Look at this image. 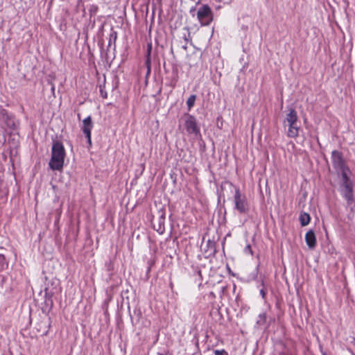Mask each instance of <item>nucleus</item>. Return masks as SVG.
<instances>
[{"mask_svg":"<svg viewBox=\"0 0 355 355\" xmlns=\"http://www.w3.org/2000/svg\"><path fill=\"white\" fill-rule=\"evenodd\" d=\"M310 216L307 213H302L300 216V221L302 226L307 225L310 222Z\"/></svg>","mask_w":355,"mask_h":355,"instance_id":"4468645a","label":"nucleus"},{"mask_svg":"<svg viewBox=\"0 0 355 355\" xmlns=\"http://www.w3.org/2000/svg\"><path fill=\"white\" fill-rule=\"evenodd\" d=\"M260 320L257 321V323L259 324H262L265 322V315L264 314H260L259 315Z\"/></svg>","mask_w":355,"mask_h":355,"instance_id":"412c9836","label":"nucleus"},{"mask_svg":"<svg viewBox=\"0 0 355 355\" xmlns=\"http://www.w3.org/2000/svg\"><path fill=\"white\" fill-rule=\"evenodd\" d=\"M38 331H40L42 334H46L49 331V324L48 321L46 320H44L41 321V324L40 325V328Z\"/></svg>","mask_w":355,"mask_h":355,"instance_id":"dca6fc26","label":"nucleus"},{"mask_svg":"<svg viewBox=\"0 0 355 355\" xmlns=\"http://www.w3.org/2000/svg\"><path fill=\"white\" fill-rule=\"evenodd\" d=\"M0 259H1V260H4V259H5V257H4V256H3V254H0Z\"/></svg>","mask_w":355,"mask_h":355,"instance_id":"a878e982","label":"nucleus"},{"mask_svg":"<svg viewBox=\"0 0 355 355\" xmlns=\"http://www.w3.org/2000/svg\"><path fill=\"white\" fill-rule=\"evenodd\" d=\"M185 128L189 134H194L196 135L200 134V130L197 125L196 120L192 115H187L185 119Z\"/></svg>","mask_w":355,"mask_h":355,"instance_id":"20e7f679","label":"nucleus"},{"mask_svg":"<svg viewBox=\"0 0 355 355\" xmlns=\"http://www.w3.org/2000/svg\"><path fill=\"white\" fill-rule=\"evenodd\" d=\"M234 208L241 214H246L249 211V205L245 195H242L239 188L235 190L234 196Z\"/></svg>","mask_w":355,"mask_h":355,"instance_id":"f03ea898","label":"nucleus"},{"mask_svg":"<svg viewBox=\"0 0 355 355\" xmlns=\"http://www.w3.org/2000/svg\"><path fill=\"white\" fill-rule=\"evenodd\" d=\"M260 293H261V295L262 297H265V295H266V292H265V291H264L263 289H261V290L260 291Z\"/></svg>","mask_w":355,"mask_h":355,"instance_id":"b1692460","label":"nucleus"},{"mask_svg":"<svg viewBox=\"0 0 355 355\" xmlns=\"http://www.w3.org/2000/svg\"><path fill=\"white\" fill-rule=\"evenodd\" d=\"M214 354L215 355H228L227 352L224 350V349H222V350H215L214 351Z\"/></svg>","mask_w":355,"mask_h":355,"instance_id":"aec40b11","label":"nucleus"},{"mask_svg":"<svg viewBox=\"0 0 355 355\" xmlns=\"http://www.w3.org/2000/svg\"><path fill=\"white\" fill-rule=\"evenodd\" d=\"M100 92H101V96L103 98H107V92H104L103 89L102 88V86H100Z\"/></svg>","mask_w":355,"mask_h":355,"instance_id":"5701e85b","label":"nucleus"},{"mask_svg":"<svg viewBox=\"0 0 355 355\" xmlns=\"http://www.w3.org/2000/svg\"><path fill=\"white\" fill-rule=\"evenodd\" d=\"M345 169H343V170H338V171H340L342 173V177H343V182H347V181H350L347 177V173H345Z\"/></svg>","mask_w":355,"mask_h":355,"instance_id":"a211bd4d","label":"nucleus"},{"mask_svg":"<svg viewBox=\"0 0 355 355\" xmlns=\"http://www.w3.org/2000/svg\"><path fill=\"white\" fill-rule=\"evenodd\" d=\"M343 193L347 201V205H350L353 201V187L350 181L344 182L343 183Z\"/></svg>","mask_w":355,"mask_h":355,"instance_id":"0eeeda50","label":"nucleus"},{"mask_svg":"<svg viewBox=\"0 0 355 355\" xmlns=\"http://www.w3.org/2000/svg\"><path fill=\"white\" fill-rule=\"evenodd\" d=\"M196 98V96L193 94V95H191L189 97V98L187 99V106H188V108L189 110L194 105Z\"/></svg>","mask_w":355,"mask_h":355,"instance_id":"f3484780","label":"nucleus"},{"mask_svg":"<svg viewBox=\"0 0 355 355\" xmlns=\"http://www.w3.org/2000/svg\"><path fill=\"white\" fill-rule=\"evenodd\" d=\"M305 241L309 248L313 249L316 245V238L313 230H309L305 235Z\"/></svg>","mask_w":355,"mask_h":355,"instance_id":"9d476101","label":"nucleus"},{"mask_svg":"<svg viewBox=\"0 0 355 355\" xmlns=\"http://www.w3.org/2000/svg\"><path fill=\"white\" fill-rule=\"evenodd\" d=\"M56 290V287L50 288L48 285L44 288V296L46 298V303L47 304L49 301H51V297L55 293V291Z\"/></svg>","mask_w":355,"mask_h":355,"instance_id":"ddd939ff","label":"nucleus"},{"mask_svg":"<svg viewBox=\"0 0 355 355\" xmlns=\"http://www.w3.org/2000/svg\"><path fill=\"white\" fill-rule=\"evenodd\" d=\"M183 40H184V44L181 46V48L183 49L184 50L187 51V44H188V39H187L186 35H184L183 37Z\"/></svg>","mask_w":355,"mask_h":355,"instance_id":"6ab92c4d","label":"nucleus"},{"mask_svg":"<svg viewBox=\"0 0 355 355\" xmlns=\"http://www.w3.org/2000/svg\"><path fill=\"white\" fill-rule=\"evenodd\" d=\"M0 117L8 128L13 130L15 129L16 124L14 116L10 114L6 110L3 108L0 110Z\"/></svg>","mask_w":355,"mask_h":355,"instance_id":"423d86ee","label":"nucleus"},{"mask_svg":"<svg viewBox=\"0 0 355 355\" xmlns=\"http://www.w3.org/2000/svg\"><path fill=\"white\" fill-rule=\"evenodd\" d=\"M112 38H113L114 41L116 40V32H114L113 33L110 34V42H109V46H110V43H111V40Z\"/></svg>","mask_w":355,"mask_h":355,"instance_id":"4be33fe9","label":"nucleus"},{"mask_svg":"<svg viewBox=\"0 0 355 355\" xmlns=\"http://www.w3.org/2000/svg\"><path fill=\"white\" fill-rule=\"evenodd\" d=\"M150 52H151V44H148V52L146 55V65L147 68V75L150 73Z\"/></svg>","mask_w":355,"mask_h":355,"instance_id":"2eb2a0df","label":"nucleus"},{"mask_svg":"<svg viewBox=\"0 0 355 355\" xmlns=\"http://www.w3.org/2000/svg\"><path fill=\"white\" fill-rule=\"evenodd\" d=\"M197 17L202 25H208L212 20L211 10L209 6L204 5L198 10Z\"/></svg>","mask_w":355,"mask_h":355,"instance_id":"7ed1b4c3","label":"nucleus"},{"mask_svg":"<svg viewBox=\"0 0 355 355\" xmlns=\"http://www.w3.org/2000/svg\"><path fill=\"white\" fill-rule=\"evenodd\" d=\"M297 112L294 109L291 108L284 122H287L288 124L297 123Z\"/></svg>","mask_w":355,"mask_h":355,"instance_id":"9b49d317","label":"nucleus"},{"mask_svg":"<svg viewBox=\"0 0 355 355\" xmlns=\"http://www.w3.org/2000/svg\"><path fill=\"white\" fill-rule=\"evenodd\" d=\"M65 150L62 143L53 142L51 150V158L49 162V166L52 170L60 171L63 168Z\"/></svg>","mask_w":355,"mask_h":355,"instance_id":"f257e3e1","label":"nucleus"},{"mask_svg":"<svg viewBox=\"0 0 355 355\" xmlns=\"http://www.w3.org/2000/svg\"><path fill=\"white\" fill-rule=\"evenodd\" d=\"M170 287H171V290H173V284L172 282L170 283Z\"/></svg>","mask_w":355,"mask_h":355,"instance_id":"bb28decb","label":"nucleus"},{"mask_svg":"<svg viewBox=\"0 0 355 355\" xmlns=\"http://www.w3.org/2000/svg\"><path fill=\"white\" fill-rule=\"evenodd\" d=\"M246 249H247V250H250V252L252 253V251H251V247H250V245H248V246L246 247Z\"/></svg>","mask_w":355,"mask_h":355,"instance_id":"393cba45","label":"nucleus"},{"mask_svg":"<svg viewBox=\"0 0 355 355\" xmlns=\"http://www.w3.org/2000/svg\"><path fill=\"white\" fill-rule=\"evenodd\" d=\"M331 158L334 167L337 171L345 168V161L341 153L338 150H334L331 153Z\"/></svg>","mask_w":355,"mask_h":355,"instance_id":"39448f33","label":"nucleus"},{"mask_svg":"<svg viewBox=\"0 0 355 355\" xmlns=\"http://www.w3.org/2000/svg\"><path fill=\"white\" fill-rule=\"evenodd\" d=\"M299 134V128L297 123L288 124V136L289 137H296Z\"/></svg>","mask_w":355,"mask_h":355,"instance_id":"f8f14e48","label":"nucleus"},{"mask_svg":"<svg viewBox=\"0 0 355 355\" xmlns=\"http://www.w3.org/2000/svg\"><path fill=\"white\" fill-rule=\"evenodd\" d=\"M93 128V123L92 120V117L90 116H87L86 119L83 120V132L85 134L86 137L88 140V143L91 145V130Z\"/></svg>","mask_w":355,"mask_h":355,"instance_id":"6e6552de","label":"nucleus"},{"mask_svg":"<svg viewBox=\"0 0 355 355\" xmlns=\"http://www.w3.org/2000/svg\"><path fill=\"white\" fill-rule=\"evenodd\" d=\"M164 220L165 217L164 214H162L158 218H155V217L153 218L152 223L153 228L160 234H162L165 230Z\"/></svg>","mask_w":355,"mask_h":355,"instance_id":"1a4fd4ad","label":"nucleus"}]
</instances>
